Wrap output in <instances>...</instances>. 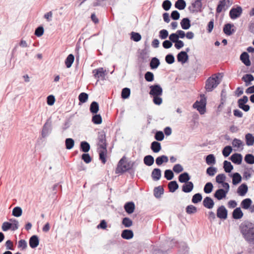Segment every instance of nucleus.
<instances>
[{"label": "nucleus", "mask_w": 254, "mask_h": 254, "mask_svg": "<svg viewBox=\"0 0 254 254\" xmlns=\"http://www.w3.org/2000/svg\"><path fill=\"white\" fill-rule=\"evenodd\" d=\"M239 230L244 240L248 244L254 245V224L244 221L240 225Z\"/></svg>", "instance_id": "f257e3e1"}, {"label": "nucleus", "mask_w": 254, "mask_h": 254, "mask_svg": "<svg viewBox=\"0 0 254 254\" xmlns=\"http://www.w3.org/2000/svg\"><path fill=\"white\" fill-rule=\"evenodd\" d=\"M220 83V80L219 76L216 74H213L206 81L205 89L207 91L211 92Z\"/></svg>", "instance_id": "f03ea898"}, {"label": "nucleus", "mask_w": 254, "mask_h": 254, "mask_svg": "<svg viewBox=\"0 0 254 254\" xmlns=\"http://www.w3.org/2000/svg\"><path fill=\"white\" fill-rule=\"evenodd\" d=\"M206 99L204 95L200 96L199 101H196L193 104V108L196 109L201 115H203L206 111Z\"/></svg>", "instance_id": "7ed1b4c3"}, {"label": "nucleus", "mask_w": 254, "mask_h": 254, "mask_svg": "<svg viewBox=\"0 0 254 254\" xmlns=\"http://www.w3.org/2000/svg\"><path fill=\"white\" fill-rule=\"evenodd\" d=\"M129 168V167L127 165L126 161V158L124 157L119 161L116 170V173L117 174L123 173L128 170Z\"/></svg>", "instance_id": "20e7f679"}, {"label": "nucleus", "mask_w": 254, "mask_h": 254, "mask_svg": "<svg viewBox=\"0 0 254 254\" xmlns=\"http://www.w3.org/2000/svg\"><path fill=\"white\" fill-rule=\"evenodd\" d=\"M92 73L94 74V77L97 79L96 83L99 81L100 79L104 80L107 74L106 70L103 67L94 69Z\"/></svg>", "instance_id": "39448f33"}, {"label": "nucleus", "mask_w": 254, "mask_h": 254, "mask_svg": "<svg viewBox=\"0 0 254 254\" xmlns=\"http://www.w3.org/2000/svg\"><path fill=\"white\" fill-rule=\"evenodd\" d=\"M231 3L230 0H220L216 8V13L219 14L223 10L225 11Z\"/></svg>", "instance_id": "423d86ee"}, {"label": "nucleus", "mask_w": 254, "mask_h": 254, "mask_svg": "<svg viewBox=\"0 0 254 254\" xmlns=\"http://www.w3.org/2000/svg\"><path fill=\"white\" fill-rule=\"evenodd\" d=\"M149 94L154 96V103L159 105V84H156L150 87Z\"/></svg>", "instance_id": "0eeeda50"}, {"label": "nucleus", "mask_w": 254, "mask_h": 254, "mask_svg": "<svg viewBox=\"0 0 254 254\" xmlns=\"http://www.w3.org/2000/svg\"><path fill=\"white\" fill-rule=\"evenodd\" d=\"M243 12L242 8L240 6L233 7L230 10L229 16L232 19H235L239 17Z\"/></svg>", "instance_id": "6e6552de"}, {"label": "nucleus", "mask_w": 254, "mask_h": 254, "mask_svg": "<svg viewBox=\"0 0 254 254\" xmlns=\"http://www.w3.org/2000/svg\"><path fill=\"white\" fill-rule=\"evenodd\" d=\"M52 130V124L51 122L49 120H47L44 125L42 132L41 135L42 137L45 138L48 136V135L51 133Z\"/></svg>", "instance_id": "1a4fd4ad"}, {"label": "nucleus", "mask_w": 254, "mask_h": 254, "mask_svg": "<svg viewBox=\"0 0 254 254\" xmlns=\"http://www.w3.org/2000/svg\"><path fill=\"white\" fill-rule=\"evenodd\" d=\"M98 145L100 149L107 148L106 134L104 131L99 132L98 135Z\"/></svg>", "instance_id": "9d476101"}, {"label": "nucleus", "mask_w": 254, "mask_h": 254, "mask_svg": "<svg viewBox=\"0 0 254 254\" xmlns=\"http://www.w3.org/2000/svg\"><path fill=\"white\" fill-rule=\"evenodd\" d=\"M228 211L224 206L221 205L217 210V216L220 219H226L227 217Z\"/></svg>", "instance_id": "9b49d317"}, {"label": "nucleus", "mask_w": 254, "mask_h": 254, "mask_svg": "<svg viewBox=\"0 0 254 254\" xmlns=\"http://www.w3.org/2000/svg\"><path fill=\"white\" fill-rule=\"evenodd\" d=\"M177 60L182 64L186 63L189 59V56L186 52L181 51L177 56Z\"/></svg>", "instance_id": "f8f14e48"}, {"label": "nucleus", "mask_w": 254, "mask_h": 254, "mask_svg": "<svg viewBox=\"0 0 254 254\" xmlns=\"http://www.w3.org/2000/svg\"><path fill=\"white\" fill-rule=\"evenodd\" d=\"M202 203L204 207L208 209H212L214 205L213 199L208 196H206L204 198Z\"/></svg>", "instance_id": "ddd939ff"}, {"label": "nucleus", "mask_w": 254, "mask_h": 254, "mask_svg": "<svg viewBox=\"0 0 254 254\" xmlns=\"http://www.w3.org/2000/svg\"><path fill=\"white\" fill-rule=\"evenodd\" d=\"M202 0H195L191 3L192 7L194 8L191 11L192 12H198L202 11L201 8L202 4L201 2Z\"/></svg>", "instance_id": "4468645a"}, {"label": "nucleus", "mask_w": 254, "mask_h": 254, "mask_svg": "<svg viewBox=\"0 0 254 254\" xmlns=\"http://www.w3.org/2000/svg\"><path fill=\"white\" fill-rule=\"evenodd\" d=\"M124 209L127 213H132L135 209V204L132 201L127 202L124 205Z\"/></svg>", "instance_id": "2eb2a0df"}, {"label": "nucleus", "mask_w": 254, "mask_h": 254, "mask_svg": "<svg viewBox=\"0 0 254 254\" xmlns=\"http://www.w3.org/2000/svg\"><path fill=\"white\" fill-rule=\"evenodd\" d=\"M30 247L32 248H36L39 244V239L37 235H33L29 239V241Z\"/></svg>", "instance_id": "dca6fc26"}, {"label": "nucleus", "mask_w": 254, "mask_h": 254, "mask_svg": "<svg viewBox=\"0 0 254 254\" xmlns=\"http://www.w3.org/2000/svg\"><path fill=\"white\" fill-rule=\"evenodd\" d=\"M227 193V191H225L224 189H219L215 191L214 196L218 200H221L226 197Z\"/></svg>", "instance_id": "f3484780"}, {"label": "nucleus", "mask_w": 254, "mask_h": 254, "mask_svg": "<svg viewBox=\"0 0 254 254\" xmlns=\"http://www.w3.org/2000/svg\"><path fill=\"white\" fill-rule=\"evenodd\" d=\"M249 57V54L246 52L242 53L240 57L242 62L247 66H250L251 64Z\"/></svg>", "instance_id": "a211bd4d"}, {"label": "nucleus", "mask_w": 254, "mask_h": 254, "mask_svg": "<svg viewBox=\"0 0 254 254\" xmlns=\"http://www.w3.org/2000/svg\"><path fill=\"white\" fill-rule=\"evenodd\" d=\"M121 237L126 240H129L133 238V231L129 229L124 230L121 233Z\"/></svg>", "instance_id": "6ab92c4d"}, {"label": "nucleus", "mask_w": 254, "mask_h": 254, "mask_svg": "<svg viewBox=\"0 0 254 254\" xmlns=\"http://www.w3.org/2000/svg\"><path fill=\"white\" fill-rule=\"evenodd\" d=\"M230 159L233 163L239 165L242 161V155L241 154L235 153L231 156Z\"/></svg>", "instance_id": "aec40b11"}, {"label": "nucleus", "mask_w": 254, "mask_h": 254, "mask_svg": "<svg viewBox=\"0 0 254 254\" xmlns=\"http://www.w3.org/2000/svg\"><path fill=\"white\" fill-rule=\"evenodd\" d=\"M193 184L191 182L185 183L182 186V191L186 193L190 192L193 190Z\"/></svg>", "instance_id": "412c9836"}, {"label": "nucleus", "mask_w": 254, "mask_h": 254, "mask_svg": "<svg viewBox=\"0 0 254 254\" xmlns=\"http://www.w3.org/2000/svg\"><path fill=\"white\" fill-rule=\"evenodd\" d=\"M98 150L100 160L103 164H105L106 162V154L107 152V148H105V149H100V148H98Z\"/></svg>", "instance_id": "4be33fe9"}, {"label": "nucleus", "mask_w": 254, "mask_h": 254, "mask_svg": "<svg viewBox=\"0 0 254 254\" xmlns=\"http://www.w3.org/2000/svg\"><path fill=\"white\" fill-rule=\"evenodd\" d=\"M180 24L182 28L184 30L189 29L191 26L190 21L188 18H184L182 19Z\"/></svg>", "instance_id": "5701e85b"}, {"label": "nucleus", "mask_w": 254, "mask_h": 254, "mask_svg": "<svg viewBox=\"0 0 254 254\" xmlns=\"http://www.w3.org/2000/svg\"><path fill=\"white\" fill-rule=\"evenodd\" d=\"M234 25L230 23L225 24L223 27L224 33L227 35L230 36L232 35L235 32L234 29L231 30L232 27Z\"/></svg>", "instance_id": "b1692460"}, {"label": "nucleus", "mask_w": 254, "mask_h": 254, "mask_svg": "<svg viewBox=\"0 0 254 254\" xmlns=\"http://www.w3.org/2000/svg\"><path fill=\"white\" fill-rule=\"evenodd\" d=\"M243 216V213L240 207L235 208L232 213V217L235 219H241Z\"/></svg>", "instance_id": "393cba45"}, {"label": "nucleus", "mask_w": 254, "mask_h": 254, "mask_svg": "<svg viewBox=\"0 0 254 254\" xmlns=\"http://www.w3.org/2000/svg\"><path fill=\"white\" fill-rule=\"evenodd\" d=\"M248 190V186L245 184L241 185L237 190V192L240 196H244L247 192Z\"/></svg>", "instance_id": "a878e982"}, {"label": "nucleus", "mask_w": 254, "mask_h": 254, "mask_svg": "<svg viewBox=\"0 0 254 254\" xmlns=\"http://www.w3.org/2000/svg\"><path fill=\"white\" fill-rule=\"evenodd\" d=\"M190 180V176L187 172L183 173L179 176V181L181 183H187Z\"/></svg>", "instance_id": "bb28decb"}, {"label": "nucleus", "mask_w": 254, "mask_h": 254, "mask_svg": "<svg viewBox=\"0 0 254 254\" xmlns=\"http://www.w3.org/2000/svg\"><path fill=\"white\" fill-rule=\"evenodd\" d=\"M74 60V57L72 54H69L65 60V64L67 68H69L71 66Z\"/></svg>", "instance_id": "cd10ccee"}, {"label": "nucleus", "mask_w": 254, "mask_h": 254, "mask_svg": "<svg viewBox=\"0 0 254 254\" xmlns=\"http://www.w3.org/2000/svg\"><path fill=\"white\" fill-rule=\"evenodd\" d=\"M179 188L178 184L175 181H171L168 184L169 191L171 192H175Z\"/></svg>", "instance_id": "c85d7f7f"}, {"label": "nucleus", "mask_w": 254, "mask_h": 254, "mask_svg": "<svg viewBox=\"0 0 254 254\" xmlns=\"http://www.w3.org/2000/svg\"><path fill=\"white\" fill-rule=\"evenodd\" d=\"M175 6L179 10H183L186 6V3L184 0H177L175 3Z\"/></svg>", "instance_id": "c756f323"}, {"label": "nucleus", "mask_w": 254, "mask_h": 254, "mask_svg": "<svg viewBox=\"0 0 254 254\" xmlns=\"http://www.w3.org/2000/svg\"><path fill=\"white\" fill-rule=\"evenodd\" d=\"M143 162L146 165L150 166L154 163V159L153 157L148 155L144 157Z\"/></svg>", "instance_id": "7c9ffc66"}, {"label": "nucleus", "mask_w": 254, "mask_h": 254, "mask_svg": "<svg viewBox=\"0 0 254 254\" xmlns=\"http://www.w3.org/2000/svg\"><path fill=\"white\" fill-rule=\"evenodd\" d=\"M99 111V104L96 101L91 103L90 106V111L93 114H97Z\"/></svg>", "instance_id": "2f4dec72"}, {"label": "nucleus", "mask_w": 254, "mask_h": 254, "mask_svg": "<svg viewBox=\"0 0 254 254\" xmlns=\"http://www.w3.org/2000/svg\"><path fill=\"white\" fill-rule=\"evenodd\" d=\"M242 177L240 174L238 173H235L232 176V183L233 184L236 185L241 182Z\"/></svg>", "instance_id": "473e14b6"}, {"label": "nucleus", "mask_w": 254, "mask_h": 254, "mask_svg": "<svg viewBox=\"0 0 254 254\" xmlns=\"http://www.w3.org/2000/svg\"><path fill=\"white\" fill-rule=\"evenodd\" d=\"M242 80L246 82V85L248 86L251 84V82L254 80V77L253 75L247 74L242 77Z\"/></svg>", "instance_id": "72a5a7b5"}, {"label": "nucleus", "mask_w": 254, "mask_h": 254, "mask_svg": "<svg viewBox=\"0 0 254 254\" xmlns=\"http://www.w3.org/2000/svg\"><path fill=\"white\" fill-rule=\"evenodd\" d=\"M246 144L248 146L253 145L254 143V136L251 133H248L246 135Z\"/></svg>", "instance_id": "f704fd0d"}, {"label": "nucleus", "mask_w": 254, "mask_h": 254, "mask_svg": "<svg viewBox=\"0 0 254 254\" xmlns=\"http://www.w3.org/2000/svg\"><path fill=\"white\" fill-rule=\"evenodd\" d=\"M90 146L89 144L86 141H82L80 143V149L84 152H87L89 151Z\"/></svg>", "instance_id": "c9c22d12"}, {"label": "nucleus", "mask_w": 254, "mask_h": 254, "mask_svg": "<svg viewBox=\"0 0 254 254\" xmlns=\"http://www.w3.org/2000/svg\"><path fill=\"white\" fill-rule=\"evenodd\" d=\"M252 200L250 198H246L241 202V206L243 208L248 209L252 204Z\"/></svg>", "instance_id": "e433bc0d"}, {"label": "nucleus", "mask_w": 254, "mask_h": 254, "mask_svg": "<svg viewBox=\"0 0 254 254\" xmlns=\"http://www.w3.org/2000/svg\"><path fill=\"white\" fill-rule=\"evenodd\" d=\"M223 164L224 170L226 173H230L233 169V166L230 162L225 160Z\"/></svg>", "instance_id": "4c0bfd02"}, {"label": "nucleus", "mask_w": 254, "mask_h": 254, "mask_svg": "<svg viewBox=\"0 0 254 254\" xmlns=\"http://www.w3.org/2000/svg\"><path fill=\"white\" fill-rule=\"evenodd\" d=\"M65 147L67 149H71L74 145V141L72 138H68L65 140Z\"/></svg>", "instance_id": "58836bf2"}, {"label": "nucleus", "mask_w": 254, "mask_h": 254, "mask_svg": "<svg viewBox=\"0 0 254 254\" xmlns=\"http://www.w3.org/2000/svg\"><path fill=\"white\" fill-rule=\"evenodd\" d=\"M92 122L96 125L101 124L102 122V119L100 115L95 114L92 117Z\"/></svg>", "instance_id": "ea45409f"}, {"label": "nucleus", "mask_w": 254, "mask_h": 254, "mask_svg": "<svg viewBox=\"0 0 254 254\" xmlns=\"http://www.w3.org/2000/svg\"><path fill=\"white\" fill-rule=\"evenodd\" d=\"M132 224L133 223L132 220L128 217H125L122 220V224L125 227H130L132 225Z\"/></svg>", "instance_id": "a19ab883"}, {"label": "nucleus", "mask_w": 254, "mask_h": 254, "mask_svg": "<svg viewBox=\"0 0 254 254\" xmlns=\"http://www.w3.org/2000/svg\"><path fill=\"white\" fill-rule=\"evenodd\" d=\"M22 210L20 207H15L12 210V214L15 217H19L22 215Z\"/></svg>", "instance_id": "79ce46f5"}, {"label": "nucleus", "mask_w": 254, "mask_h": 254, "mask_svg": "<svg viewBox=\"0 0 254 254\" xmlns=\"http://www.w3.org/2000/svg\"><path fill=\"white\" fill-rule=\"evenodd\" d=\"M130 94V90L129 88L126 87L122 89V98L123 99H127L129 97Z\"/></svg>", "instance_id": "37998d69"}, {"label": "nucleus", "mask_w": 254, "mask_h": 254, "mask_svg": "<svg viewBox=\"0 0 254 254\" xmlns=\"http://www.w3.org/2000/svg\"><path fill=\"white\" fill-rule=\"evenodd\" d=\"M202 198V197L200 193H195L192 196L191 201L193 203H197L201 201Z\"/></svg>", "instance_id": "c03bdc74"}, {"label": "nucleus", "mask_w": 254, "mask_h": 254, "mask_svg": "<svg viewBox=\"0 0 254 254\" xmlns=\"http://www.w3.org/2000/svg\"><path fill=\"white\" fill-rule=\"evenodd\" d=\"M245 161L249 164H254V156L251 154H248L245 156Z\"/></svg>", "instance_id": "a18cd8bd"}, {"label": "nucleus", "mask_w": 254, "mask_h": 254, "mask_svg": "<svg viewBox=\"0 0 254 254\" xmlns=\"http://www.w3.org/2000/svg\"><path fill=\"white\" fill-rule=\"evenodd\" d=\"M232 151V148L231 146H225L223 150L222 154L225 157H228Z\"/></svg>", "instance_id": "49530a36"}, {"label": "nucleus", "mask_w": 254, "mask_h": 254, "mask_svg": "<svg viewBox=\"0 0 254 254\" xmlns=\"http://www.w3.org/2000/svg\"><path fill=\"white\" fill-rule=\"evenodd\" d=\"M213 186L211 183L208 182L207 183L204 187V191L206 193H210L213 189Z\"/></svg>", "instance_id": "de8ad7c7"}, {"label": "nucleus", "mask_w": 254, "mask_h": 254, "mask_svg": "<svg viewBox=\"0 0 254 254\" xmlns=\"http://www.w3.org/2000/svg\"><path fill=\"white\" fill-rule=\"evenodd\" d=\"M197 212V208L192 205H190L186 207V212L188 214H194Z\"/></svg>", "instance_id": "09e8293b"}, {"label": "nucleus", "mask_w": 254, "mask_h": 254, "mask_svg": "<svg viewBox=\"0 0 254 254\" xmlns=\"http://www.w3.org/2000/svg\"><path fill=\"white\" fill-rule=\"evenodd\" d=\"M88 98V95L84 92H82L79 95L78 99L80 102L82 103H85Z\"/></svg>", "instance_id": "8fccbe9b"}, {"label": "nucleus", "mask_w": 254, "mask_h": 254, "mask_svg": "<svg viewBox=\"0 0 254 254\" xmlns=\"http://www.w3.org/2000/svg\"><path fill=\"white\" fill-rule=\"evenodd\" d=\"M206 162L208 165H211L215 163V158L213 154H209L206 156Z\"/></svg>", "instance_id": "3c124183"}, {"label": "nucleus", "mask_w": 254, "mask_h": 254, "mask_svg": "<svg viewBox=\"0 0 254 254\" xmlns=\"http://www.w3.org/2000/svg\"><path fill=\"white\" fill-rule=\"evenodd\" d=\"M172 6V3L169 0H164L162 4V8L165 10H169Z\"/></svg>", "instance_id": "603ef678"}, {"label": "nucleus", "mask_w": 254, "mask_h": 254, "mask_svg": "<svg viewBox=\"0 0 254 254\" xmlns=\"http://www.w3.org/2000/svg\"><path fill=\"white\" fill-rule=\"evenodd\" d=\"M131 39L135 42H138L141 40V36L138 33L132 32L131 33Z\"/></svg>", "instance_id": "864d4df0"}, {"label": "nucleus", "mask_w": 254, "mask_h": 254, "mask_svg": "<svg viewBox=\"0 0 254 254\" xmlns=\"http://www.w3.org/2000/svg\"><path fill=\"white\" fill-rule=\"evenodd\" d=\"M159 65V60L157 58H153L151 60L150 66L152 69L156 68Z\"/></svg>", "instance_id": "5fc2aeb1"}, {"label": "nucleus", "mask_w": 254, "mask_h": 254, "mask_svg": "<svg viewBox=\"0 0 254 254\" xmlns=\"http://www.w3.org/2000/svg\"><path fill=\"white\" fill-rule=\"evenodd\" d=\"M232 144L234 147L236 148H240L243 146V142L240 139L237 138H234Z\"/></svg>", "instance_id": "6e6d98bb"}, {"label": "nucleus", "mask_w": 254, "mask_h": 254, "mask_svg": "<svg viewBox=\"0 0 254 254\" xmlns=\"http://www.w3.org/2000/svg\"><path fill=\"white\" fill-rule=\"evenodd\" d=\"M226 179V176L224 174H218L216 177V181L218 184H222Z\"/></svg>", "instance_id": "4d7b16f0"}, {"label": "nucleus", "mask_w": 254, "mask_h": 254, "mask_svg": "<svg viewBox=\"0 0 254 254\" xmlns=\"http://www.w3.org/2000/svg\"><path fill=\"white\" fill-rule=\"evenodd\" d=\"M151 177L154 181L159 180V168H155L153 170Z\"/></svg>", "instance_id": "13d9d810"}, {"label": "nucleus", "mask_w": 254, "mask_h": 254, "mask_svg": "<svg viewBox=\"0 0 254 254\" xmlns=\"http://www.w3.org/2000/svg\"><path fill=\"white\" fill-rule=\"evenodd\" d=\"M165 177L168 180H172L174 177V174L171 170H166L165 172Z\"/></svg>", "instance_id": "bf43d9fd"}, {"label": "nucleus", "mask_w": 254, "mask_h": 254, "mask_svg": "<svg viewBox=\"0 0 254 254\" xmlns=\"http://www.w3.org/2000/svg\"><path fill=\"white\" fill-rule=\"evenodd\" d=\"M217 172V169L213 167H209L206 170V173L210 176H213Z\"/></svg>", "instance_id": "052dcab7"}, {"label": "nucleus", "mask_w": 254, "mask_h": 254, "mask_svg": "<svg viewBox=\"0 0 254 254\" xmlns=\"http://www.w3.org/2000/svg\"><path fill=\"white\" fill-rule=\"evenodd\" d=\"M144 77L147 81L151 82L154 79V75L151 72L147 71L145 74Z\"/></svg>", "instance_id": "680f3d73"}, {"label": "nucleus", "mask_w": 254, "mask_h": 254, "mask_svg": "<svg viewBox=\"0 0 254 254\" xmlns=\"http://www.w3.org/2000/svg\"><path fill=\"white\" fill-rule=\"evenodd\" d=\"M18 247L22 250H25L27 247V244L25 240H20L18 242Z\"/></svg>", "instance_id": "e2e57ef3"}, {"label": "nucleus", "mask_w": 254, "mask_h": 254, "mask_svg": "<svg viewBox=\"0 0 254 254\" xmlns=\"http://www.w3.org/2000/svg\"><path fill=\"white\" fill-rule=\"evenodd\" d=\"M12 225V224L9 222H4L2 225L1 229L3 231H7L11 229Z\"/></svg>", "instance_id": "0e129e2a"}, {"label": "nucleus", "mask_w": 254, "mask_h": 254, "mask_svg": "<svg viewBox=\"0 0 254 254\" xmlns=\"http://www.w3.org/2000/svg\"><path fill=\"white\" fill-rule=\"evenodd\" d=\"M151 148L154 152H159V142L153 141L151 143Z\"/></svg>", "instance_id": "69168bd1"}, {"label": "nucleus", "mask_w": 254, "mask_h": 254, "mask_svg": "<svg viewBox=\"0 0 254 254\" xmlns=\"http://www.w3.org/2000/svg\"><path fill=\"white\" fill-rule=\"evenodd\" d=\"M44 32V28L42 26H39L36 29L35 31V35L37 37H40L43 34Z\"/></svg>", "instance_id": "338daca9"}, {"label": "nucleus", "mask_w": 254, "mask_h": 254, "mask_svg": "<svg viewBox=\"0 0 254 254\" xmlns=\"http://www.w3.org/2000/svg\"><path fill=\"white\" fill-rule=\"evenodd\" d=\"M81 159L87 164L91 161V158L89 154L84 153L82 155Z\"/></svg>", "instance_id": "774afa93"}]
</instances>
